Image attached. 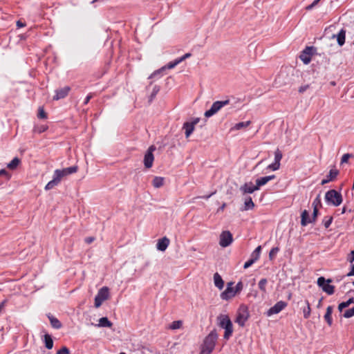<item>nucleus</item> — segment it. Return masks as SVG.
<instances>
[{"label": "nucleus", "instance_id": "nucleus-1", "mask_svg": "<svg viewBox=\"0 0 354 354\" xmlns=\"http://www.w3.org/2000/svg\"><path fill=\"white\" fill-rule=\"evenodd\" d=\"M218 333L215 329L212 330L207 336L205 337L201 346V354H210L214 349Z\"/></svg>", "mask_w": 354, "mask_h": 354}, {"label": "nucleus", "instance_id": "nucleus-2", "mask_svg": "<svg viewBox=\"0 0 354 354\" xmlns=\"http://www.w3.org/2000/svg\"><path fill=\"white\" fill-rule=\"evenodd\" d=\"M217 324L225 330L223 338L228 340L233 333V324L227 315L221 314L217 317Z\"/></svg>", "mask_w": 354, "mask_h": 354}, {"label": "nucleus", "instance_id": "nucleus-3", "mask_svg": "<svg viewBox=\"0 0 354 354\" xmlns=\"http://www.w3.org/2000/svg\"><path fill=\"white\" fill-rule=\"evenodd\" d=\"M325 201L327 205L337 207L343 201L342 194L335 189H330L325 194Z\"/></svg>", "mask_w": 354, "mask_h": 354}, {"label": "nucleus", "instance_id": "nucleus-4", "mask_svg": "<svg viewBox=\"0 0 354 354\" xmlns=\"http://www.w3.org/2000/svg\"><path fill=\"white\" fill-rule=\"evenodd\" d=\"M331 282L332 279H328L326 280L324 277H320L317 279V283L324 292L329 295H331L335 292V286L330 284Z\"/></svg>", "mask_w": 354, "mask_h": 354}, {"label": "nucleus", "instance_id": "nucleus-5", "mask_svg": "<svg viewBox=\"0 0 354 354\" xmlns=\"http://www.w3.org/2000/svg\"><path fill=\"white\" fill-rule=\"evenodd\" d=\"M109 290L108 287L104 286L102 288H100L95 297V306L96 308H99L102 305L103 301H104L109 298Z\"/></svg>", "mask_w": 354, "mask_h": 354}, {"label": "nucleus", "instance_id": "nucleus-6", "mask_svg": "<svg viewBox=\"0 0 354 354\" xmlns=\"http://www.w3.org/2000/svg\"><path fill=\"white\" fill-rule=\"evenodd\" d=\"M230 100H226L223 101H216L214 102L211 108L206 111L205 113V116L207 118H209L214 114H216L218 111H220L224 106L229 104Z\"/></svg>", "mask_w": 354, "mask_h": 354}, {"label": "nucleus", "instance_id": "nucleus-7", "mask_svg": "<svg viewBox=\"0 0 354 354\" xmlns=\"http://www.w3.org/2000/svg\"><path fill=\"white\" fill-rule=\"evenodd\" d=\"M156 149L154 145H151L144 157V165L146 168L149 169L152 167L154 160V156L153 152Z\"/></svg>", "mask_w": 354, "mask_h": 354}, {"label": "nucleus", "instance_id": "nucleus-8", "mask_svg": "<svg viewBox=\"0 0 354 354\" xmlns=\"http://www.w3.org/2000/svg\"><path fill=\"white\" fill-rule=\"evenodd\" d=\"M77 169V166L75 165L62 169H56L54 171V174L56 176V178H57L61 181L63 177L76 173Z\"/></svg>", "mask_w": 354, "mask_h": 354}, {"label": "nucleus", "instance_id": "nucleus-9", "mask_svg": "<svg viewBox=\"0 0 354 354\" xmlns=\"http://www.w3.org/2000/svg\"><path fill=\"white\" fill-rule=\"evenodd\" d=\"M249 313L245 307H241L239 309L238 313L236 317V323L240 326H244L246 321L248 319Z\"/></svg>", "mask_w": 354, "mask_h": 354}, {"label": "nucleus", "instance_id": "nucleus-10", "mask_svg": "<svg viewBox=\"0 0 354 354\" xmlns=\"http://www.w3.org/2000/svg\"><path fill=\"white\" fill-rule=\"evenodd\" d=\"M233 241L232 234L230 231H223L220 234L219 244L223 248L229 246Z\"/></svg>", "mask_w": 354, "mask_h": 354}, {"label": "nucleus", "instance_id": "nucleus-11", "mask_svg": "<svg viewBox=\"0 0 354 354\" xmlns=\"http://www.w3.org/2000/svg\"><path fill=\"white\" fill-rule=\"evenodd\" d=\"M283 154L281 150L279 149H277L274 151V161L272 164L269 165L267 167V169L271 170V171H277L280 168L281 165V160L282 159Z\"/></svg>", "mask_w": 354, "mask_h": 354}, {"label": "nucleus", "instance_id": "nucleus-12", "mask_svg": "<svg viewBox=\"0 0 354 354\" xmlns=\"http://www.w3.org/2000/svg\"><path fill=\"white\" fill-rule=\"evenodd\" d=\"M315 49L313 46H306L301 53L299 55L300 59L305 64H308L311 61V57L313 55V51Z\"/></svg>", "mask_w": 354, "mask_h": 354}, {"label": "nucleus", "instance_id": "nucleus-13", "mask_svg": "<svg viewBox=\"0 0 354 354\" xmlns=\"http://www.w3.org/2000/svg\"><path fill=\"white\" fill-rule=\"evenodd\" d=\"M233 282H229L227 284L226 289L221 292V298L223 300H229L236 295V290H234Z\"/></svg>", "mask_w": 354, "mask_h": 354}, {"label": "nucleus", "instance_id": "nucleus-14", "mask_svg": "<svg viewBox=\"0 0 354 354\" xmlns=\"http://www.w3.org/2000/svg\"><path fill=\"white\" fill-rule=\"evenodd\" d=\"M287 306V303L283 301H279L277 302L272 307L268 309L266 313L268 316H272L275 314H278L282 310H283Z\"/></svg>", "mask_w": 354, "mask_h": 354}, {"label": "nucleus", "instance_id": "nucleus-15", "mask_svg": "<svg viewBox=\"0 0 354 354\" xmlns=\"http://www.w3.org/2000/svg\"><path fill=\"white\" fill-rule=\"evenodd\" d=\"M199 122V118L194 119L192 122H186L183 124V129H185V137L189 138L193 133L195 125Z\"/></svg>", "mask_w": 354, "mask_h": 354}, {"label": "nucleus", "instance_id": "nucleus-16", "mask_svg": "<svg viewBox=\"0 0 354 354\" xmlns=\"http://www.w3.org/2000/svg\"><path fill=\"white\" fill-rule=\"evenodd\" d=\"M240 190L243 194H252L254 192L259 190L257 186L253 185L252 182L245 183L243 185L240 187Z\"/></svg>", "mask_w": 354, "mask_h": 354}, {"label": "nucleus", "instance_id": "nucleus-17", "mask_svg": "<svg viewBox=\"0 0 354 354\" xmlns=\"http://www.w3.org/2000/svg\"><path fill=\"white\" fill-rule=\"evenodd\" d=\"M69 86H65L64 88H61L55 91V95L53 97L54 100H59L60 99L64 98L68 95V92L70 91Z\"/></svg>", "mask_w": 354, "mask_h": 354}, {"label": "nucleus", "instance_id": "nucleus-18", "mask_svg": "<svg viewBox=\"0 0 354 354\" xmlns=\"http://www.w3.org/2000/svg\"><path fill=\"white\" fill-rule=\"evenodd\" d=\"M339 174V171L336 169H331L329 171L328 174L326 176V178L323 179L321 182V185H324L330 181L335 180Z\"/></svg>", "mask_w": 354, "mask_h": 354}, {"label": "nucleus", "instance_id": "nucleus-19", "mask_svg": "<svg viewBox=\"0 0 354 354\" xmlns=\"http://www.w3.org/2000/svg\"><path fill=\"white\" fill-rule=\"evenodd\" d=\"M169 244V239L166 236L159 239L158 241L156 248L158 250L164 252L166 250Z\"/></svg>", "mask_w": 354, "mask_h": 354}, {"label": "nucleus", "instance_id": "nucleus-20", "mask_svg": "<svg viewBox=\"0 0 354 354\" xmlns=\"http://www.w3.org/2000/svg\"><path fill=\"white\" fill-rule=\"evenodd\" d=\"M274 178H275L274 175H271V176H263V177L257 178L256 180V185L257 186L258 189H259V188L261 186L265 185L267 183H268L270 180L274 179Z\"/></svg>", "mask_w": 354, "mask_h": 354}, {"label": "nucleus", "instance_id": "nucleus-21", "mask_svg": "<svg viewBox=\"0 0 354 354\" xmlns=\"http://www.w3.org/2000/svg\"><path fill=\"white\" fill-rule=\"evenodd\" d=\"M309 223H312V221L309 216L308 212L306 209H304L301 212V225L302 226H306Z\"/></svg>", "mask_w": 354, "mask_h": 354}, {"label": "nucleus", "instance_id": "nucleus-22", "mask_svg": "<svg viewBox=\"0 0 354 354\" xmlns=\"http://www.w3.org/2000/svg\"><path fill=\"white\" fill-rule=\"evenodd\" d=\"M337 37V41L339 46H342L345 43L346 30L341 29L337 35H333V37Z\"/></svg>", "mask_w": 354, "mask_h": 354}, {"label": "nucleus", "instance_id": "nucleus-23", "mask_svg": "<svg viewBox=\"0 0 354 354\" xmlns=\"http://www.w3.org/2000/svg\"><path fill=\"white\" fill-rule=\"evenodd\" d=\"M214 282L216 287H217L219 290H222L224 287V281L221 277V276L216 272L214 274Z\"/></svg>", "mask_w": 354, "mask_h": 354}, {"label": "nucleus", "instance_id": "nucleus-24", "mask_svg": "<svg viewBox=\"0 0 354 354\" xmlns=\"http://www.w3.org/2000/svg\"><path fill=\"white\" fill-rule=\"evenodd\" d=\"M333 308L331 306H329L326 308V312L324 315V319L328 324V326H331L333 324V319H332V313H333Z\"/></svg>", "mask_w": 354, "mask_h": 354}, {"label": "nucleus", "instance_id": "nucleus-25", "mask_svg": "<svg viewBox=\"0 0 354 354\" xmlns=\"http://www.w3.org/2000/svg\"><path fill=\"white\" fill-rule=\"evenodd\" d=\"M60 180L56 178V176L53 174V179L49 181L45 187L46 190H50L57 186L59 183Z\"/></svg>", "mask_w": 354, "mask_h": 354}, {"label": "nucleus", "instance_id": "nucleus-26", "mask_svg": "<svg viewBox=\"0 0 354 354\" xmlns=\"http://www.w3.org/2000/svg\"><path fill=\"white\" fill-rule=\"evenodd\" d=\"M113 324L106 317H102L99 319V322L95 326L97 327H111Z\"/></svg>", "mask_w": 354, "mask_h": 354}, {"label": "nucleus", "instance_id": "nucleus-27", "mask_svg": "<svg viewBox=\"0 0 354 354\" xmlns=\"http://www.w3.org/2000/svg\"><path fill=\"white\" fill-rule=\"evenodd\" d=\"M254 207V203L252 201V199L250 196H248L245 198V202H244V207L242 209V210H249L252 209Z\"/></svg>", "mask_w": 354, "mask_h": 354}, {"label": "nucleus", "instance_id": "nucleus-28", "mask_svg": "<svg viewBox=\"0 0 354 354\" xmlns=\"http://www.w3.org/2000/svg\"><path fill=\"white\" fill-rule=\"evenodd\" d=\"M48 317L52 327L55 329H59L62 327L61 322L56 317H53V315H48Z\"/></svg>", "mask_w": 354, "mask_h": 354}, {"label": "nucleus", "instance_id": "nucleus-29", "mask_svg": "<svg viewBox=\"0 0 354 354\" xmlns=\"http://www.w3.org/2000/svg\"><path fill=\"white\" fill-rule=\"evenodd\" d=\"M164 184V178L160 176H156L152 181V185L156 188L162 187Z\"/></svg>", "mask_w": 354, "mask_h": 354}, {"label": "nucleus", "instance_id": "nucleus-30", "mask_svg": "<svg viewBox=\"0 0 354 354\" xmlns=\"http://www.w3.org/2000/svg\"><path fill=\"white\" fill-rule=\"evenodd\" d=\"M44 343H45V346L48 349H51L53 347V340L50 335H48V334L44 335Z\"/></svg>", "mask_w": 354, "mask_h": 354}, {"label": "nucleus", "instance_id": "nucleus-31", "mask_svg": "<svg viewBox=\"0 0 354 354\" xmlns=\"http://www.w3.org/2000/svg\"><path fill=\"white\" fill-rule=\"evenodd\" d=\"M20 163L19 158H14L8 165L7 167L11 170L15 169Z\"/></svg>", "mask_w": 354, "mask_h": 354}, {"label": "nucleus", "instance_id": "nucleus-32", "mask_svg": "<svg viewBox=\"0 0 354 354\" xmlns=\"http://www.w3.org/2000/svg\"><path fill=\"white\" fill-rule=\"evenodd\" d=\"M305 302L306 304V307L304 308L303 314H304V317L305 319H308L310 315L311 308H310V304H309L308 301L306 300Z\"/></svg>", "mask_w": 354, "mask_h": 354}, {"label": "nucleus", "instance_id": "nucleus-33", "mask_svg": "<svg viewBox=\"0 0 354 354\" xmlns=\"http://www.w3.org/2000/svg\"><path fill=\"white\" fill-rule=\"evenodd\" d=\"M261 251V246L259 245L252 252V253L251 254V258L257 261L259 259V257H260Z\"/></svg>", "mask_w": 354, "mask_h": 354}, {"label": "nucleus", "instance_id": "nucleus-34", "mask_svg": "<svg viewBox=\"0 0 354 354\" xmlns=\"http://www.w3.org/2000/svg\"><path fill=\"white\" fill-rule=\"evenodd\" d=\"M180 64L178 59H176L175 60L169 62L167 65L162 66L163 69L165 71L166 69H172L176 67L178 64Z\"/></svg>", "mask_w": 354, "mask_h": 354}, {"label": "nucleus", "instance_id": "nucleus-35", "mask_svg": "<svg viewBox=\"0 0 354 354\" xmlns=\"http://www.w3.org/2000/svg\"><path fill=\"white\" fill-rule=\"evenodd\" d=\"M250 124V121H246V122H239V123H236L234 127V129H236V130H239L241 129H243V128H245L247 127H248Z\"/></svg>", "mask_w": 354, "mask_h": 354}, {"label": "nucleus", "instance_id": "nucleus-36", "mask_svg": "<svg viewBox=\"0 0 354 354\" xmlns=\"http://www.w3.org/2000/svg\"><path fill=\"white\" fill-rule=\"evenodd\" d=\"M165 70L163 69L162 67H161L160 68L155 71L153 73H152L149 76V79H152V78H155V77H157V78H160L161 77V73L162 72H163Z\"/></svg>", "mask_w": 354, "mask_h": 354}, {"label": "nucleus", "instance_id": "nucleus-37", "mask_svg": "<svg viewBox=\"0 0 354 354\" xmlns=\"http://www.w3.org/2000/svg\"><path fill=\"white\" fill-rule=\"evenodd\" d=\"M268 283V281L266 279L263 278V279H261L259 281V289L263 292H266V284Z\"/></svg>", "mask_w": 354, "mask_h": 354}, {"label": "nucleus", "instance_id": "nucleus-38", "mask_svg": "<svg viewBox=\"0 0 354 354\" xmlns=\"http://www.w3.org/2000/svg\"><path fill=\"white\" fill-rule=\"evenodd\" d=\"M160 91V86L158 85H155L153 88L152 92L149 96V102H151L156 96L158 93Z\"/></svg>", "mask_w": 354, "mask_h": 354}, {"label": "nucleus", "instance_id": "nucleus-39", "mask_svg": "<svg viewBox=\"0 0 354 354\" xmlns=\"http://www.w3.org/2000/svg\"><path fill=\"white\" fill-rule=\"evenodd\" d=\"M312 206L315 209H318V207H322V202H321V197H320V194H318L317 196V197L314 199L313 203H312Z\"/></svg>", "mask_w": 354, "mask_h": 354}, {"label": "nucleus", "instance_id": "nucleus-40", "mask_svg": "<svg viewBox=\"0 0 354 354\" xmlns=\"http://www.w3.org/2000/svg\"><path fill=\"white\" fill-rule=\"evenodd\" d=\"M333 222L332 216H325L322 221V223L325 228H328Z\"/></svg>", "mask_w": 354, "mask_h": 354}, {"label": "nucleus", "instance_id": "nucleus-41", "mask_svg": "<svg viewBox=\"0 0 354 354\" xmlns=\"http://www.w3.org/2000/svg\"><path fill=\"white\" fill-rule=\"evenodd\" d=\"M183 325V322L180 320L174 321L169 326V328L176 330L180 328Z\"/></svg>", "mask_w": 354, "mask_h": 354}, {"label": "nucleus", "instance_id": "nucleus-42", "mask_svg": "<svg viewBox=\"0 0 354 354\" xmlns=\"http://www.w3.org/2000/svg\"><path fill=\"white\" fill-rule=\"evenodd\" d=\"M343 316L345 318H350L354 316V307L345 310L344 313H343Z\"/></svg>", "mask_w": 354, "mask_h": 354}, {"label": "nucleus", "instance_id": "nucleus-43", "mask_svg": "<svg viewBox=\"0 0 354 354\" xmlns=\"http://www.w3.org/2000/svg\"><path fill=\"white\" fill-rule=\"evenodd\" d=\"M37 117L39 119L47 118V115L42 107H39L38 110Z\"/></svg>", "mask_w": 354, "mask_h": 354}, {"label": "nucleus", "instance_id": "nucleus-44", "mask_svg": "<svg viewBox=\"0 0 354 354\" xmlns=\"http://www.w3.org/2000/svg\"><path fill=\"white\" fill-rule=\"evenodd\" d=\"M353 155L351 153H345L342 156L341 159V165L344 163H346L348 161V159L351 158Z\"/></svg>", "mask_w": 354, "mask_h": 354}, {"label": "nucleus", "instance_id": "nucleus-45", "mask_svg": "<svg viewBox=\"0 0 354 354\" xmlns=\"http://www.w3.org/2000/svg\"><path fill=\"white\" fill-rule=\"evenodd\" d=\"M255 262H256L255 260H254L253 259L250 258L248 261H247L244 263L243 268L244 269H247V268H250Z\"/></svg>", "mask_w": 354, "mask_h": 354}, {"label": "nucleus", "instance_id": "nucleus-46", "mask_svg": "<svg viewBox=\"0 0 354 354\" xmlns=\"http://www.w3.org/2000/svg\"><path fill=\"white\" fill-rule=\"evenodd\" d=\"M243 288V283L241 281H239L236 283L235 288H234V290H236V294L241 292Z\"/></svg>", "mask_w": 354, "mask_h": 354}, {"label": "nucleus", "instance_id": "nucleus-47", "mask_svg": "<svg viewBox=\"0 0 354 354\" xmlns=\"http://www.w3.org/2000/svg\"><path fill=\"white\" fill-rule=\"evenodd\" d=\"M70 351L66 346L62 347L61 349L57 351L56 354H69Z\"/></svg>", "mask_w": 354, "mask_h": 354}, {"label": "nucleus", "instance_id": "nucleus-48", "mask_svg": "<svg viewBox=\"0 0 354 354\" xmlns=\"http://www.w3.org/2000/svg\"><path fill=\"white\" fill-rule=\"evenodd\" d=\"M279 248H273L271 249L269 253V257L270 259H272L273 257L278 252Z\"/></svg>", "mask_w": 354, "mask_h": 354}, {"label": "nucleus", "instance_id": "nucleus-49", "mask_svg": "<svg viewBox=\"0 0 354 354\" xmlns=\"http://www.w3.org/2000/svg\"><path fill=\"white\" fill-rule=\"evenodd\" d=\"M317 215H318V209L314 208L313 209V216L310 218V219L312 221V223L315 222V221L317 219Z\"/></svg>", "mask_w": 354, "mask_h": 354}, {"label": "nucleus", "instance_id": "nucleus-50", "mask_svg": "<svg viewBox=\"0 0 354 354\" xmlns=\"http://www.w3.org/2000/svg\"><path fill=\"white\" fill-rule=\"evenodd\" d=\"M348 305L346 301L342 302L338 306V309L340 312H342L343 309L348 307Z\"/></svg>", "mask_w": 354, "mask_h": 354}, {"label": "nucleus", "instance_id": "nucleus-51", "mask_svg": "<svg viewBox=\"0 0 354 354\" xmlns=\"http://www.w3.org/2000/svg\"><path fill=\"white\" fill-rule=\"evenodd\" d=\"M8 302L7 299H4L1 304H0V314L3 313L4 310V308L6 307V305Z\"/></svg>", "mask_w": 354, "mask_h": 354}, {"label": "nucleus", "instance_id": "nucleus-52", "mask_svg": "<svg viewBox=\"0 0 354 354\" xmlns=\"http://www.w3.org/2000/svg\"><path fill=\"white\" fill-rule=\"evenodd\" d=\"M347 260L348 261H349L351 263H353V262L354 261V250H352L350 253V254L348 255V258H347Z\"/></svg>", "mask_w": 354, "mask_h": 354}, {"label": "nucleus", "instance_id": "nucleus-53", "mask_svg": "<svg viewBox=\"0 0 354 354\" xmlns=\"http://www.w3.org/2000/svg\"><path fill=\"white\" fill-rule=\"evenodd\" d=\"M189 57H191V53H187L185 54L183 56H182V57H179L178 59V60H179V62L180 63L183 61H184L185 59L189 58Z\"/></svg>", "mask_w": 354, "mask_h": 354}, {"label": "nucleus", "instance_id": "nucleus-54", "mask_svg": "<svg viewBox=\"0 0 354 354\" xmlns=\"http://www.w3.org/2000/svg\"><path fill=\"white\" fill-rule=\"evenodd\" d=\"M318 2L319 1H317V0H315L311 4L308 5L306 7V10H310L313 9L318 3Z\"/></svg>", "mask_w": 354, "mask_h": 354}, {"label": "nucleus", "instance_id": "nucleus-55", "mask_svg": "<svg viewBox=\"0 0 354 354\" xmlns=\"http://www.w3.org/2000/svg\"><path fill=\"white\" fill-rule=\"evenodd\" d=\"M93 97V93H89L85 98L84 100V104H87L88 103V102L90 101V100Z\"/></svg>", "mask_w": 354, "mask_h": 354}, {"label": "nucleus", "instance_id": "nucleus-56", "mask_svg": "<svg viewBox=\"0 0 354 354\" xmlns=\"http://www.w3.org/2000/svg\"><path fill=\"white\" fill-rule=\"evenodd\" d=\"M309 88V85H304L299 87V93H304Z\"/></svg>", "mask_w": 354, "mask_h": 354}, {"label": "nucleus", "instance_id": "nucleus-57", "mask_svg": "<svg viewBox=\"0 0 354 354\" xmlns=\"http://www.w3.org/2000/svg\"><path fill=\"white\" fill-rule=\"evenodd\" d=\"M216 192H213L212 193H210L208 195H205V196H200L199 198H203V199H205V200H207L209 199L212 196H213L214 194H215Z\"/></svg>", "mask_w": 354, "mask_h": 354}, {"label": "nucleus", "instance_id": "nucleus-58", "mask_svg": "<svg viewBox=\"0 0 354 354\" xmlns=\"http://www.w3.org/2000/svg\"><path fill=\"white\" fill-rule=\"evenodd\" d=\"M347 277L354 276V264L351 265V268L349 272L346 274Z\"/></svg>", "mask_w": 354, "mask_h": 354}, {"label": "nucleus", "instance_id": "nucleus-59", "mask_svg": "<svg viewBox=\"0 0 354 354\" xmlns=\"http://www.w3.org/2000/svg\"><path fill=\"white\" fill-rule=\"evenodd\" d=\"M93 241H94V238H93V237H91V236H90V237H86V238L85 239V241H86V243H88V244H89V243H91Z\"/></svg>", "mask_w": 354, "mask_h": 354}, {"label": "nucleus", "instance_id": "nucleus-60", "mask_svg": "<svg viewBox=\"0 0 354 354\" xmlns=\"http://www.w3.org/2000/svg\"><path fill=\"white\" fill-rule=\"evenodd\" d=\"M24 26H25V24H23L22 22H21L20 21H18L17 22V26L19 27V28L24 27Z\"/></svg>", "mask_w": 354, "mask_h": 354}, {"label": "nucleus", "instance_id": "nucleus-61", "mask_svg": "<svg viewBox=\"0 0 354 354\" xmlns=\"http://www.w3.org/2000/svg\"><path fill=\"white\" fill-rule=\"evenodd\" d=\"M8 172L5 169H1L0 170V176L1 175H7Z\"/></svg>", "mask_w": 354, "mask_h": 354}, {"label": "nucleus", "instance_id": "nucleus-62", "mask_svg": "<svg viewBox=\"0 0 354 354\" xmlns=\"http://www.w3.org/2000/svg\"><path fill=\"white\" fill-rule=\"evenodd\" d=\"M346 302H347L348 305L349 306L351 304L354 302V299L350 298L348 300L346 301Z\"/></svg>", "mask_w": 354, "mask_h": 354}, {"label": "nucleus", "instance_id": "nucleus-63", "mask_svg": "<svg viewBox=\"0 0 354 354\" xmlns=\"http://www.w3.org/2000/svg\"><path fill=\"white\" fill-rule=\"evenodd\" d=\"M225 207V203H223L222 206L218 209V210H223Z\"/></svg>", "mask_w": 354, "mask_h": 354}, {"label": "nucleus", "instance_id": "nucleus-64", "mask_svg": "<svg viewBox=\"0 0 354 354\" xmlns=\"http://www.w3.org/2000/svg\"><path fill=\"white\" fill-rule=\"evenodd\" d=\"M346 212V207H344L342 209V214H344Z\"/></svg>", "mask_w": 354, "mask_h": 354}]
</instances>
